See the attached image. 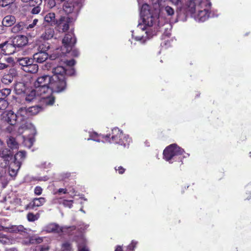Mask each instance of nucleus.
<instances>
[{"label": "nucleus", "mask_w": 251, "mask_h": 251, "mask_svg": "<svg viewBox=\"0 0 251 251\" xmlns=\"http://www.w3.org/2000/svg\"><path fill=\"white\" fill-rule=\"evenodd\" d=\"M15 1L14 0H0V6L2 7H5L12 4Z\"/></svg>", "instance_id": "40"}, {"label": "nucleus", "mask_w": 251, "mask_h": 251, "mask_svg": "<svg viewBox=\"0 0 251 251\" xmlns=\"http://www.w3.org/2000/svg\"><path fill=\"white\" fill-rule=\"evenodd\" d=\"M42 191L43 189L39 186L35 187L34 190V193L36 195H40L42 194Z\"/></svg>", "instance_id": "49"}, {"label": "nucleus", "mask_w": 251, "mask_h": 251, "mask_svg": "<svg viewBox=\"0 0 251 251\" xmlns=\"http://www.w3.org/2000/svg\"><path fill=\"white\" fill-rule=\"evenodd\" d=\"M0 158L2 161L0 164V166L5 168L16 157L15 155H13V151L11 150L2 147L0 149Z\"/></svg>", "instance_id": "7"}, {"label": "nucleus", "mask_w": 251, "mask_h": 251, "mask_svg": "<svg viewBox=\"0 0 251 251\" xmlns=\"http://www.w3.org/2000/svg\"><path fill=\"white\" fill-rule=\"evenodd\" d=\"M45 231L47 233H59L63 232V228L59 226L55 223H51L47 225L45 227Z\"/></svg>", "instance_id": "16"}, {"label": "nucleus", "mask_w": 251, "mask_h": 251, "mask_svg": "<svg viewBox=\"0 0 251 251\" xmlns=\"http://www.w3.org/2000/svg\"><path fill=\"white\" fill-rule=\"evenodd\" d=\"M175 5H178L179 3H181L180 0H170Z\"/></svg>", "instance_id": "60"}, {"label": "nucleus", "mask_w": 251, "mask_h": 251, "mask_svg": "<svg viewBox=\"0 0 251 251\" xmlns=\"http://www.w3.org/2000/svg\"><path fill=\"white\" fill-rule=\"evenodd\" d=\"M55 201H56V202L58 203L63 205L64 207H69L70 208L72 207L74 203L73 200L62 199L61 198H57L55 199Z\"/></svg>", "instance_id": "27"}, {"label": "nucleus", "mask_w": 251, "mask_h": 251, "mask_svg": "<svg viewBox=\"0 0 251 251\" xmlns=\"http://www.w3.org/2000/svg\"><path fill=\"white\" fill-rule=\"evenodd\" d=\"M210 14V12L209 10L205 9L201 10L197 15V19L200 22H204L209 18Z\"/></svg>", "instance_id": "23"}, {"label": "nucleus", "mask_w": 251, "mask_h": 251, "mask_svg": "<svg viewBox=\"0 0 251 251\" xmlns=\"http://www.w3.org/2000/svg\"><path fill=\"white\" fill-rule=\"evenodd\" d=\"M46 201L45 198L43 197L34 198L32 202L27 205V207L30 209H34L35 207H39L43 205Z\"/></svg>", "instance_id": "18"}, {"label": "nucleus", "mask_w": 251, "mask_h": 251, "mask_svg": "<svg viewBox=\"0 0 251 251\" xmlns=\"http://www.w3.org/2000/svg\"><path fill=\"white\" fill-rule=\"evenodd\" d=\"M17 61L19 65L22 66V69L23 70L25 67L29 66L33 62H34L33 58H30L26 57L19 58Z\"/></svg>", "instance_id": "22"}, {"label": "nucleus", "mask_w": 251, "mask_h": 251, "mask_svg": "<svg viewBox=\"0 0 251 251\" xmlns=\"http://www.w3.org/2000/svg\"><path fill=\"white\" fill-rule=\"evenodd\" d=\"M16 22V17L12 15H8L5 16L2 19L1 22L4 24L5 27L7 28L12 27Z\"/></svg>", "instance_id": "17"}, {"label": "nucleus", "mask_w": 251, "mask_h": 251, "mask_svg": "<svg viewBox=\"0 0 251 251\" xmlns=\"http://www.w3.org/2000/svg\"><path fill=\"white\" fill-rule=\"evenodd\" d=\"M6 251H17V250L15 248H10L6 250Z\"/></svg>", "instance_id": "64"}, {"label": "nucleus", "mask_w": 251, "mask_h": 251, "mask_svg": "<svg viewBox=\"0 0 251 251\" xmlns=\"http://www.w3.org/2000/svg\"><path fill=\"white\" fill-rule=\"evenodd\" d=\"M15 48H22L27 45L28 38L25 35H18L12 40Z\"/></svg>", "instance_id": "13"}, {"label": "nucleus", "mask_w": 251, "mask_h": 251, "mask_svg": "<svg viewBox=\"0 0 251 251\" xmlns=\"http://www.w3.org/2000/svg\"><path fill=\"white\" fill-rule=\"evenodd\" d=\"M28 113L27 109L25 107H21L19 108V109L17 111V113L16 114L17 115V117L19 116H21V117H25V114Z\"/></svg>", "instance_id": "41"}, {"label": "nucleus", "mask_w": 251, "mask_h": 251, "mask_svg": "<svg viewBox=\"0 0 251 251\" xmlns=\"http://www.w3.org/2000/svg\"><path fill=\"white\" fill-rule=\"evenodd\" d=\"M159 14V10L157 9H152L147 3L143 4L141 7L140 14L143 21L144 24L149 27L158 25Z\"/></svg>", "instance_id": "1"}, {"label": "nucleus", "mask_w": 251, "mask_h": 251, "mask_svg": "<svg viewBox=\"0 0 251 251\" xmlns=\"http://www.w3.org/2000/svg\"><path fill=\"white\" fill-rule=\"evenodd\" d=\"M52 76L43 75L39 76L34 83V86L36 89L38 95L42 96L46 95L48 92H51L50 87Z\"/></svg>", "instance_id": "4"}, {"label": "nucleus", "mask_w": 251, "mask_h": 251, "mask_svg": "<svg viewBox=\"0 0 251 251\" xmlns=\"http://www.w3.org/2000/svg\"><path fill=\"white\" fill-rule=\"evenodd\" d=\"M7 28H8L5 27L4 24L1 23V24L0 25V34L6 33L7 30Z\"/></svg>", "instance_id": "53"}, {"label": "nucleus", "mask_w": 251, "mask_h": 251, "mask_svg": "<svg viewBox=\"0 0 251 251\" xmlns=\"http://www.w3.org/2000/svg\"><path fill=\"white\" fill-rule=\"evenodd\" d=\"M43 241V239L42 237H35L32 236L29 238L28 243H27V244H40Z\"/></svg>", "instance_id": "35"}, {"label": "nucleus", "mask_w": 251, "mask_h": 251, "mask_svg": "<svg viewBox=\"0 0 251 251\" xmlns=\"http://www.w3.org/2000/svg\"><path fill=\"white\" fill-rule=\"evenodd\" d=\"M63 48L62 50H65V53L69 52L75 46L76 42V38L73 32H69L66 33L62 39Z\"/></svg>", "instance_id": "8"}, {"label": "nucleus", "mask_w": 251, "mask_h": 251, "mask_svg": "<svg viewBox=\"0 0 251 251\" xmlns=\"http://www.w3.org/2000/svg\"><path fill=\"white\" fill-rule=\"evenodd\" d=\"M26 27V24L24 22H20L15 24L11 28V32L18 33L25 31Z\"/></svg>", "instance_id": "15"}, {"label": "nucleus", "mask_w": 251, "mask_h": 251, "mask_svg": "<svg viewBox=\"0 0 251 251\" xmlns=\"http://www.w3.org/2000/svg\"><path fill=\"white\" fill-rule=\"evenodd\" d=\"M33 61H35L37 63H42L45 61L49 57L47 52H41L39 51L33 55Z\"/></svg>", "instance_id": "20"}, {"label": "nucleus", "mask_w": 251, "mask_h": 251, "mask_svg": "<svg viewBox=\"0 0 251 251\" xmlns=\"http://www.w3.org/2000/svg\"><path fill=\"white\" fill-rule=\"evenodd\" d=\"M61 251H72V245L69 242H65L62 244Z\"/></svg>", "instance_id": "38"}, {"label": "nucleus", "mask_w": 251, "mask_h": 251, "mask_svg": "<svg viewBox=\"0 0 251 251\" xmlns=\"http://www.w3.org/2000/svg\"><path fill=\"white\" fill-rule=\"evenodd\" d=\"M14 79V76L12 74H7L3 75L1 78V82L3 84L8 85L10 84Z\"/></svg>", "instance_id": "30"}, {"label": "nucleus", "mask_w": 251, "mask_h": 251, "mask_svg": "<svg viewBox=\"0 0 251 251\" xmlns=\"http://www.w3.org/2000/svg\"><path fill=\"white\" fill-rule=\"evenodd\" d=\"M11 90L9 88H4L0 90V100H5L10 95Z\"/></svg>", "instance_id": "33"}, {"label": "nucleus", "mask_w": 251, "mask_h": 251, "mask_svg": "<svg viewBox=\"0 0 251 251\" xmlns=\"http://www.w3.org/2000/svg\"><path fill=\"white\" fill-rule=\"evenodd\" d=\"M50 249V247L47 245H42L40 246L39 251H48Z\"/></svg>", "instance_id": "55"}, {"label": "nucleus", "mask_w": 251, "mask_h": 251, "mask_svg": "<svg viewBox=\"0 0 251 251\" xmlns=\"http://www.w3.org/2000/svg\"><path fill=\"white\" fill-rule=\"evenodd\" d=\"M38 65L34 63V62H33L29 66L25 67V68L24 69V71L25 72L35 74L38 72Z\"/></svg>", "instance_id": "28"}, {"label": "nucleus", "mask_w": 251, "mask_h": 251, "mask_svg": "<svg viewBox=\"0 0 251 251\" xmlns=\"http://www.w3.org/2000/svg\"><path fill=\"white\" fill-rule=\"evenodd\" d=\"M35 25H33V24H29L28 25H26V27L25 29H29V28H33Z\"/></svg>", "instance_id": "61"}, {"label": "nucleus", "mask_w": 251, "mask_h": 251, "mask_svg": "<svg viewBox=\"0 0 251 251\" xmlns=\"http://www.w3.org/2000/svg\"><path fill=\"white\" fill-rule=\"evenodd\" d=\"M75 71L74 68H69L68 69L65 68V76L69 75L72 76L75 74Z\"/></svg>", "instance_id": "42"}, {"label": "nucleus", "mask_w": 251, "mask_h": 251, "mask_svg": "<svg viewBox=\"0 0 251 251\" xmlns=\"http://www.w3.org/2000/svg\"><path fill=\"white\" fill-rule=\"evenodd\" d=\"M138 244V242L135 240H132L131 242L126 248V251H134L135 248ZM115 251H124L122 246L118 245L116 246Z\"/></svg>", "instance_id": "25"}, {"label": "nucleus", "mask_w": 251, "mask_h": 251, "mask_svg": "<svg viewBox=\"0 0 251 251\" xmlns=\"http://www.w3.org/2000/svg\"><path fill=\"white\" fill-rule=\"evenodd\" d=\"M8 105V102L5 100H0V109H5Z\"/></svg>", "instance_id": "45"}, {"label": "nucleus", "mask_w": 251, "mask_h": 251, "mask_svg": "<svg viewBox=\"0 0 251 251\" xmlns=\"http://www.w3.org/2000/svg\"><path fill=\"white\" fill-rule=\"evenodd\" d=\"M8 65L5 63H0V70H2L7 68Z\"/></svg>", "instance_id": "58"}, {"label": "nucleus", "mask_w": 251, "mask_h": 251, "mask_svg": "<svg viewBox=\"0 0 251 251\" xmlns=\"http://www.w3.org/2000/svg\"><path fill=\"white\" fill-rule=\"evenodd\" d=\"M185 152L184 150L176 144H172L166 147L163 151V157L170 163L173 162V160L176 161L177 159L182 162V155Z\"/></svg>", "instance_id": "3"}, {"label": "nucleus", "mask_w": 251, "mask_h": 251, "mask_svg": "<svg viewBox=\"0 0 251 251\" xmlns=\"http://www.w3.org/2000/svg\"><path fill=\"white\" fill-rule=\"evenodd\" d=\"M23 228V226H12L11 227L9 228L11 229V231L17 232V231H20L22 230V228Z\"/></svg>", "instance_id": "46"}, {"label": "nucleus", "mask_w": 251, "mask_h": 251, "mask_svg": "<svg viewBox=\"0 0 251 251\" xmlns=\"http://www.w3.org/2000/svg\"><path fill=\"white\" fill-rule=\"evenodd\" d=\"M103 138L106 142L119 144L125 148L128 147L131 141L129 136L124 134L123 131L118 127L112 129L111 133L103 136Z\"/></svg>", "instance_id": "2"}, {"label": "nucleus", "mask_w": 251, "mask_h": 251, "mask_svg": "<svg viewBox=\"0 0 251 251\" xmlns=\"http://www.w3.org/2000/svg\"><path fill=\"white\" fill-rule=\"evenodd\" d=\"M69 52H71V55L74 57H77L79 54L78 50L75 49H72V50H71V51Z\"/></svg>", "instance_id": "52"}, {"label": "nucleus", "mask_w": 251, "mask_h": 251, "mask_svg": "<svg viewBox=\"0 0 251 251\" xmlns=\"http://www.w3.org/2000/svg\"><path fill=\"white\" fill-rule=\"evenodd\" d=\"M56 22L55 15L53 12L48 13L44 17V22L46 24V25L53 26L56 25Z\"/></svg>", "instance_id": "19"}, {"label": "nucleus", "mask_w": 251, "mask_h": 251, "mask_svg": "<svg viewBox=\"0 0 251 251\" xmlns=\"http://www.w3.org/2000/svg\"><path fill=\"white\" fill-rule=\"evenodd\" d=\"M1 51L3 55H9L13 54L16 51V48L12 41H6L3 43L0 44Z\"/></svg>", "instance_id": "11"}, {"label": "nucleus", "mask_w": 251, "mask_h": 251, "mask_svg": "<svg viewBox=\"0 0 251 251\" xmlns=\"http://www.w3.org/2000/svg\"><path fill=\"white\" fill-rule=\"evenodd\" d=\"M63 232H66L70 235H72V231L76 230V227L75 226H64L62 227Z\"/></svg>", "instance_id": "37"}, {"label": "nucleus", "mask_w": 251, "mask_h": 251, "mask_svg": "<svg viewBox=\"0 0 251 251\" xmlns=\"http://www.w3.org/2000/svg\"><path fill=\"white\" fill-rule=\"evenodd\" d=\"M36 89L32 90L28 94L26 95L25 98L26 101L30 102L36 99Z\"/></svg>", "instance_id": "34"}, {"label": "nucleus", "mask_w": 251, "mask_h": 251, "mask_svg": "<svg viewBox=\"0 0 251 251\" xmlns=\"http://www.w3.org/2000/svg\"><path fill=\"white\" fill-rule=\"evenodd\" d=\"M52 92H48L47 96L42 95L40 96L42 97V102L46 106H51L53 105L55 102V97L51 94Z\"/></svg>", "instance_id": "14"}, {"label": "nucleus", "mask_w": 251, "mask_h": 251, "mask_svg": "<svg viewBox=\"0 0 251 251\" xmlns=\"http://www.w3.org/2000/svg\"><path fill=\"white\" fill-rule=\"evenodd\" d=\"M38 22V19H35L33 22H32V24L33 25H35L36 24H37V23Z\"/></svg>", "instance_id": "63"}, {"label": "nucleus", "mask_w": 251, "mask_h": 251, "mask_svg": "<svg viewBox=\"0 0 251 251\" xmlns=\"http://www.w3.org/2000/svg\"><path fill=\"white\" fill-rule=\"evenodd\" d=\"M61 56V54L59 52V50H58V49H57L55 52L50 55V59L52 60L60 59L59 58Z\"/></svg>", "instance_id": "39"}, {"label": "nucleus", "mask_w": 251, "mask_h": 251, "mask_svg": "<svg viewBox=\"0 0 251 251\" xmlns=\"http://www.w3.org/2000/svg\"><path fill=\"white\" fill-rule=\"evenodd\" d=\"M25 152L20 151L15 154L14 160L11 161L8 164L9 167L8 171L9 175L12 177L15 176L17 175V172L22 164V161L24 160L25 157Z\"/></svg>", "instance_id": "5"}, {"label": "nucleus", "mask_w": 251, "mask_h": 251, "mask_svg": "<svg viewBox=\"0 0 251 251\" xmlns=\"http://www.w3.org/2000/svg\"><path fill=\"white\" fill-rule=\"evenodd\" d=\"M27 219L29 222H34L37 220V218L36 215L32 213H29L27 214Z\"/></svg>", "instance_id": "44"}, {"label": "nucleus", "mask_w": 251, "mask_h": 251, "mask_svg": "<svg viewBox=\"0 0 251 251\" xmlns=\"http://www.w3.org/2000/svg\"><path fill=\"white\" fill-rule=\"evenodd\" d=\"M52 73L53 74L52 76H56L58 77H66L65 76V68L61 66L54 67L52 69Z\"/></svg>", "instance_id": "21"}, {"label": "nucleus", "mask_w": 251, "mask_h": 251, "mask_svg": "<svg viewBox=\"0 0 251 251\" xmlns=\"http://www.w3.org/2000/svg\"><path fill=\"white\" fill-rule=\"evenodd\" d=\"M115 170L116 171H118V173L120 175L123 174L126 171V169H125L124 168L121 166L118 167H115Z\"/></svg>", "instance_id": "50"}, {"label": "nucleus", "mask_w": 251, "mask_h": 251, "mask_svg": "<svg viewBox=\"0 0 251 251\" xmlns=\"http://www.w3.org/2000/svg\"><path fill=\"white\" fill-rule=\"evenodd\" d=\"M153 4H159L160 0H151Z\"/></svg>", "instance_id": "62"}, {"label": "nucleus", "mask_w": 251, "mask_h": 251, "mask_svg": "<svg viewBox=\"0 0 251 251\" xmlns=\"http://www.w3.org/2000/svg\"><path fill=\"white\" fill-rule=\"evenodd\" d=\"M74 21V18L70 16H61L57 20L56 25L62 32L67 31L70 28V25Z\"/></svg>", "instance_id": "10"}, {"label": "nucleus", "mask_w": 251, "mask_h": 251, "mask_svg": "<svg viewBox=\"0 0 251 251\" xmlns=\"http://www.w3.org/2000/svg\"><path fill=\"white\" fill-rule=\"evenodd\" d=\"M17 118V115L11 110L6 111L3 113L1 115L2 120L12 126L16 124Z\"/></svg>", "instance_id": "12"}, {"label": "nucleus", "mask_w": 251, "mask_h": 251, "mask_svg": "<svg viewBox=\"0 0 251 251\" xmlns=\"http://www.w3.org/2000/svg\"><path fill=\"white\" fill-rule=\"evenodd\" d=\"M29 3L31 6H32V4H34L35 5L40 6L42 3V0H31Z\"/></svg>", "instance_id": "48"}, {"label": "nucleus", "mask_w": 251, "mask_h": 251, "mask_svg": "<svg viewBox=\"0 0 251 251\" xmlns=\"http://www.w3.org/2000/svg\"><path fill=\"white\" fill-rule=\"evenodd\" d=\"M54 35V30L53 28L50 27L46 29L45 32L41 35V38L45 40L51 39Z\"/></svg>", "instance_id": "26"}, {"label": "nucleus", "mask_w": 251, "mask_h": 251, "mask_svg": "<svg viewBox=\"0 0 251 251\" xmlns=\"http://www.w3.org/2000/svg\"><path fill=\"white\" fill-rule=\"evenodd\" d=\"M7 144L9 148L12 151L13 149H17L18 148V143L16 140V139L13 137H10L7 140Z\"/></svg>", "instance_id": "29"}, {"label": "nucleus", "mask_w": 251, "mask_h": 251, "mask_svg": "<svg viewBox=\"0 0 251 251\" xmlns=\"http://www.w3.org/2000/svg\"><path fill=\"white\" fill-rule=\"evenodd\" d=\"M68 194V190L67 188H59L57 192L55 193L56 194L60 195L61 194Z\"/></svg>", "instance_id": "51"}, {"label": "nucleus", "mask_w": 251, "mask_h": 251, "mask_svg": "<svg viewBox=\"0 0 251 251\" xmlns=\"http://www.w3.org/2000/svg\"><path fill=\"white\" fill-rule=\"evenodd\" d=\"M81 7V4L78 1L65 2L63 6L64 12L67 14H72V17H76Z\"/></svg>", "instance_id": "9"}, {"label": "nucleus", "mask_w": 251, "mask_h": 251, "mask_svg": "<svg viewBox=\"0 0 251 251\" xmlns=\"http://www.w3.org/2000/svg\"><path fill=\"white\" fill-rule=\"evenodd\" d=\"M184 10V14L186 15L194 14L196 11V7L194 3L190 2L189 5H186L184 7L180 8L179 11Z\"/></svg>", "instance_id": "24"}, {"label": "nucleus", "mask_w": 251, "mask_h": 251, "mask_svg": "<svg viewBox=\"0 0 251 251\" xmlns=\"http://www.w3.org/2000/svg\"><path fill=\"white\" fill-rule=\"evenodd\" d=\"M90 139L96 141H99V135L96 132H93L90 134Z\"/></svg>", "instance_id": "47"}, {"label": "nucleus", "mask_w": 251, "mask_h": 251, "mask_svg": "<svg viewBox=\"0 0 251 251\" xmlns=\"http://www.w3.org/2000/svg\"><path fill=\"white\" fill-rule=\"evenodd\" d=\"M50 87L51 92L60 93L64 91L67 87L66 78L52 76Z\"/></svg>", "instance_id": "6"}, {"label": "nucleus", "mask_w": 251, "mask_h": 251, "mask_svg": "<svg viewBox=\"0 0 251 251\" xmlns=\"http://www.w3.org/2000/svg\"><path fill=\"white\" fill-rule=\"evenodd\" d=\"M66 63L67 66L70 67V68H72V67L74 66L75 64V59H72L70 60H67L66 61Z\"/></svg>", "instance_id": "54"}, {"label": "nucleus", "mask_w": 251, "mask_h": 251, "mask_svg": "<svg viewBox=\"0 0 251 251\" xmlns=\"http://www.w3.org/2000/svg\"><path fill=\"white\" fill-rule=\"evenodd\" d=\"M48 3L50 7L55 6L56 4L55 0H48Z\"/></svg>", "instance_id": "56"}, {"label": "nucleus", "mask_w": 251, "mask_h": 251, "mask_svg": "<svg viewBox=\"0 0 251 251\" xmlns=\"http://www.w3.org/2000/svg\"><path fill=\"white\" fill-rule=\"evenodd\" d=\"M42 110V108L40 106L35 105L29 107L27 109V111L31 115H34L38 114Z\"/></svg>", "instance_id": "32"}, {"label": "nucleus", "mask_w": 251, "mask_h": 251, "mask_svg": "<svg viewBox=\"0 0 251 251\" xmlns=\"http://www.w3.org/2000/svg\"><path fill=\"white\" fill-rule=\"evenodd\" d=\"M78 251H89L86 246H84L82 248H78Z\"/></svg>", "instance_id": "59"}, {"label": "nucleus", "mask_w": 251, "mask_h": 251, "mask_svg": "<svg viewBox=\"0 0 251 251\" xmlns=\"http://www.w3.org/2000/svg\"><path fill=\"white\" fill-rule=\"evenodd\" d=\"M32 6L33 8L31 10V13L33 14H38L41 11L40 6L35 5L34 4H32Z\"/></svg>", "instance_id": "43"}, {"label": "nucleus", "mask_w": 251, "mask_h": 251, "mask_svg": "<svg viewBox=\"0 0 251 251\" xmlns=\"http://www.w3.org/2000/svg\"><path fill=\"white\" fill-rule=\"evenodd\" d=\"M70 176H71L70 173H64L62 175V177L64 179L69 178Z\"/></svg>", "instance_id": "57"}, {"label": "nucleus", "mask_w": 251, "mask_h": 251, "mask_svg": "<svg viewBox=\"0 0 251 251\" xmlns=\"http://www.w3.org/2000/svg\"><path fill=\"white\" fill-rule=\"evenodd\" d=\"M164 10L168 16L172 17L175 14V10L170 6H165Z\"/></svg>", "instance_id": "36"}, {"label": "nucleus", "mask_w": 251, "mask_h": 251, "mask_svg": "<svg viewBox=\"0 0 251 251\" xmlns=\"http://www.w3.org/2000/svg\"><path fill=\"white\" fill-rule=\"evenodd\" d=\"M50 48V46L49 43L46 42H44L39 44L38 50L39 51L41 52H47Z\"/></svg>", "instance_id": "31"}]
</instances>
